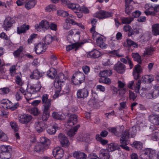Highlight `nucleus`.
I'll return each instance as SVG.
<instances>
[{
    "label": "nucleus",
    "mask_w": 159,
    "mask_h": 159,
    "mask_svg": "<svg viewBox=\"0 0 159 159\" xmlns=\"http://www.w3.org/2000/svg\"><path fill=\"white\" fill-rule=\"evenodd\" d=\"M84 43V42H82L80 43H75L71 45H69L66 47V50L67 51H69L74 48L75 49L76 51L78 48L82 45Z\"/></svg>",
    "instance_id": "obj_29"
},
{
    "label": "nucleus",
    "mask_w": 159,
    "mask_h": 159,
    "mask_svg": "<svg viewBox=\"0 0 159 159\" xmlns=\"http://www.w3.org/2000/svg\"><path fill=\"white\" fill-rule=\"evenodd\" d=\"M80 125H77L73 128L69 130L67 133V134L70 137L73 136L77 132L78 129L79 128Z\"/></svg>",
    "instance_id": "obj_33"
},
{
    "label": "nucleus",
    "mask_w": 159,
    "mask_h": 159,
    "mask_svg": "<svg viewBox=\"0 0 159 159\" xmlns=\"http://www.w3.org/2000/svg\"><path fill=\"white\" fill-rule=\"evenodd\" d=\"M132 56L134 61H137L139 64L141 63L142 60L141 57L139 53H132Z\"/></svg>",
    "instance_id": "obj_43"
},
{
    "label": "nucleus",
    "mask_w": 159,
    "mask_h": 159,
    "mask_svg": "<svg viewBox=\"0 0 159 159\" xmlns=\"http://www.w3.org/2000/svg\"><path fill=\"white\" fill-rule=\"evenodd\" d=\"M24 50V48L22 46H20L18 48L13 52V55L15 58H22L24 56L23 52Z\"/></svg>",
    "instance_id": "obj_20"
},
{
    "label": "nucleus",
    "mask_w": 159,
    "mask_h": 159,
    "mask_svg": "<svg viewBox=\"0 0 159 159\" xmlns=\"http://www.w3.org/2000/svg\"><path fill=\"white\" fill-rule=\"evenodd\" d=\"M33 118L30 115L25 114L21 115L19 117V122L22 124H26L30 122Z\"/></svg>",
    "instance_id": "obj_10"
},
{
    "label": "nucleus",
    "mask_w": 159,
    "mask_h": 159,
    "mask_svg": "<svg viewBox=\"0 0 159 159\" xmlns=\"http://www.w3.org/2000/svg\"><path fill=\"white\" fill-rule=\"evenodd\" d=\"M57 14L58 16H62L63 17H66L69 15V14L67 11L60 10L57 11Z\"/></svg>",
    "instance_id": "obj_54"
},
{
    "label": "nucleus",
    "mask_w": 159,
    "mask_h": 159,
    "mask_svg": "<svg viewBox=\"0 0 159 159\" xmlns=\"http://www.w3.org/2000/svg\"><path fill=\"white\" fill-rule=\"evenodd\" d=\"M58 129L57 125L56 124L52 126L49 127L47 129V132L48 134L52 135L54 134L57 129Z\"/></svg>",
    "instance_id": "obj_35"
},
{
    "label": "nucleus",
    "mask_w": 159,
    "mask_h": 159,
    "mask_svg": "<svg viewBox=\"0 0 159 159\" xmlns=\"http://www.w3.org/2000/svg\"><path fill=\"white\" fill-rule=\"evenodd\" d=\"M10 124L11 128L14 129L15 132H16L18 130V128L15 122H11Z\"/></svg>",
    "instance_id": "obj_62"
},
{
    "label": "nucleus",
    "mask_w": 159,
    "mask_h": 159,
    "mask_svg": "<svg viewBox=\"0 0 159 159\" xmlns=\"http://www.w3.org/2000/svg\"><path fill=\"white\" fill-rule=\"evenodd\" d=\"M96 41L98 45L102 49L106 48L107 46V45L104 43L103 38L101 36L98 37L96 39Z\"/></svg>",
    "instance_id": "obj_25"
},
{
    "label": "nucleus",
    "mask_w": 159,
    "mask_h": 159,
    "mask_svg": "<svg viewBox=\"0 0 159 159\" xmlns=\"http://www.w3.org/2000/svg\"><path fill=\"white\" fill-rule=\"evenodd\" d=\"M52 116L54 118L57 120H61L62 116L58 114L57 112H54L52 114Z\"/></svg>",
    "instance_id": "obj_61"
},
{
    "label": "nucleus",
    "mask_w": 159,
    "mask_h": 159,
    "mask_svg": "<svg viewBox=\"0 0 159 159\" xmlns=\"http://www.w3.org/2000/svg\"><path fill=\"white\" fill-rule=\"evenodd\" d=\"M10 91V89L7 87H4L0 89V94L5 95L8 93Z\"/></svg>",
    "instance_id": "obj_55"
},
{
    "label": "nucleus",
    "mask_w": 159,
    "mask_h": 159,
    "mask_svg": "<svg viewBox=\"0 0 159 159\" xmlns=\"http://www.w3.org/2000/svg\"><path fill=\"white\" fill-rule=\"evenodd\" d=\"M120 148V146L116 143H111L107 145V149L108 151L112 152Z\"/></svg>",
    "instance_id": "obj_32"
},
{
    "label": "nucleus",
    "mask_w": 159,
    "mask_h": 159,
    "mask_svg": "<svg viewBox=\"0 0 159 159\" xmlns=\"http://www.w3.org/2000/svg\"><path fill=\"white\" fill-rule=\"evenodd\" d=\"M47 127V125L43 121H38L34 124V127L38 133L42 132Z\"/></svg>",
    "instance_id": "obj_11"
},
{
    "label": "nucleus",
    "mask_w": 159,
    "mask_h": 159,
    "mask_svg": "<svg viewBox=\"0 0 159 159\" xmlns=\"http://www.w3.org/2000/svg\"><path fill=\"white\" fill-rule=\"evenodd\" d=\"M36 3V2L35 0H30L25 4V7L29 10L34 7Z\"/></svg>",
    "instance_id": "obj_41"
},
{
    "label": "nucleus",
    "mask_w": 159,
    "mask_h": 159,
    "mask_svg": "<svg viewBox=\"0 0 159 159\" xmlns=\"http://www.w3.org/2000/svg\"><path fill=\"white\" fill-rule=\"evenodd\" d=\"M112 74V72L111 70H107L101 71L99 74V75L101 78H103L110 76Z\"/></svg>",
    "instance_id": "obj_42"
},
{
    "label": "nucleus",
    "mask_w": 159,
    "mask_h": 159,
    "mask_svg": "<svg viewBox=\"0 0 159 159\" xmlns=\"http://www.w3.org/2000/svg\"><path fill=\"white\" fill-rule=\"evenodd\" d=\"M11 151L9 146L2 145L0 147V157L2 159H9L11 157Z\"/></svg>",
    "instance_id": "obj_4"
},
{
    "label": "nucleus",
    "mask_w": 159,
    "mask_h": 159,
    "mask_svg": "<svg viewBox=\"0 0 159 159\" xmlns=\"http://www.w3.org/2000/svg\"><path fill=\"white\" fill-rule=\"evenodd\" d=\"M46 148V146H44V145L39 143L35 146L34 150L37 152H42L48 148Z\"/></svg>",
    "instance_id": "obj_34"
},
{
    "label": "nucleus",
    "mask_w": 159,
    "mask_h": 159,
    "mask_svg": "<svg viewBox=\"0 0 159 159\" xmlns=\"http://www.w3.org/2000/svg\"><path fill=\"white\" fill-rule=\"evenodd\" d=\"M118 87L120 88V89L119 90V94H123L125 93V89L124 88L125 86V84L123 82L121 81H119L118 82Z\"/></svg>",
    "instance_id": "obj_40"
},
{
    "label": "nucleus",
    "mask_w": 159,
    "mask_h": 159,
    "mask_svg": "<svg viewBox=\"0 0 159 159\" xmlns=\"http://www.w3.org/2000/svg\"><path fill=\"white\" fill-rule=\"evenodd\" d=\"M43 114L42 116V121H46L49 116V108H42Z\"/></svg>",
    "instance_id": "obj_27"
},
{
    "label": "nucleus",
    "mask_w": 159,
    "mask_h": 159,
    "mask_svg": "<svg viewBox=\"0 0 159 159\" xmlns=\"http://www.w3.org/2000/svg\"><path fill=\"white\" fill-rule=\"evenodd\" d=\"M47 49L46 45L43 43H39L35 46V51L37 54L43 53L46 51Z\"/></svg>",
    "instance_id": "obj_15"
},
{
    "label": "nucleus",
    "mask_w": 159,
    "mask_h": 159,
    "mask_svg": "<svg viewBox=\"0 0 159 159\" xmlns=\"http://www.w3.org/2000/svg\"><path fill=\"white\" fill-rule=\"evenodd\" d=\"M89 95V91L85 88L80 89L77 90V96L78 98H85Z\"/></svg>",
    "instance_id": "obj_13"
},
{
    "label": "nucleus",
    "mask_w": 159,
    "mask_h": 159,
    "mask_svg": "<svg viewBox=\"0 0 159 159\" xmlns=\"http://www.w3.org/2000/svg\"><path fill=\"white\" fill-rule=\"evenodd\" d=\"M133 19L132 17H123L121 19V22L124 24H129Z\"/></svg>",
    "instance_id": "obj_50"
},
{
    "label": "nucleus",
    "mask_w": 159,
    "mask_h": 159,
    "mask_svg": "<svg viewBox=\"0 0 159 159\" xmlns=\"http://www.w3.org/2000/svg\"><path fill=\"white\" fill-rule=\"evenodd\" d=\"M80 32L79 31H75V34L73 36L72 38L74 42H77L80 39Z\"/></svg>",
    "instance_id": "obj_52"
},
{
    "label": "nucleus",
    "mask_w": 159,
    "mask_h": 159,
    "mask_svg": "<svg viewBox=\"0 0 159 159\" xmlns=\"http://www.w3.org/2000/svg\"><path fill=\"white\" fill-rule=\"evenodd\" d=\"M56 10V8L54 5L52 4H50L46 8V10L47 11L50 12L51 11H55Z\"/></svg>",
    "instance_id": "obj_59"
},
{
    "label": "nucleus",
    "mask_w": 159,
    "mask_h": 159,
    "mask_svg": "<svg viewBox=\"0 0 159 159\" xmlns=\"http://www.w3.org/2000/svg\"><path fill=\"white\" fill-rule=\"evenodd\" d=\"M129 97L130 100L134 101L137 97V95L131 91H129Z\"/></svg>",
    "instance_id": "obj_58"
},
{
    "label": "nucleus",
    "mask_w": 159,
    "mask_h": 159,
    "mask_svg": "<svg viewBox=\"0 0 159 159\" xmlns=\"http://www.w3.org/2000/svg\"><path fill=\"white\" fill-rule=\"evenodd\" d=\"M14 23L15 21L13 18L8 17L4 20L2 27L6 31L8 30L9 28L11 27Z\"/></svg>",
    "instance_id": "obj_9"
},
{
    "label": "nucleus",
    "mask_w": 159,
    "mask_h": 159,
    "mask_svg": "<svg viewBox=\"0 0 159 159\" xmlns=\"http://www.w3.org/2000/svg\"><path fill=\"white\" fill-rule=\"evenodd\" d=\"M53 39V38L51 35L48 34L45 37L44 42L46 44H49Z\"/></svg>",
    "instance_id": "obj_49"
},
{
    "label": "nucleus",
    "mask_w": 159,
    "mask_h": 159,
    "mask_svg": "<svg viewBox=\"0 0 159 159\" xmlns=\"http://www.w3.org/2000/svg\"><path fill=\"white\" fill-rule=\"evenodd\" d=\"M110 131L113 133L115 135L118 137L120 136L121 134V131H118L116 128L112 127L110 129Z\"/></svg>",
    "instance_id": "obj_57"
},
{
    "label": "nucleus",
    "mask_w": 159,
    "mask_h": 159,
    "mask_svg": "<svg viewBox=\"0 0 159 159\" xmlns=\"http://www.w3.org/2000/svg\"><path fill=\"white\" fill-rule=\"evenodd\" d=\"M73 157L77 159H86V155L83 152L80 151H75L73 153Z\"/></svg>",
    "instance_id": "obj_26"
},
{
    "label": "nucleus",
    "mask_w": 159,
    "mask_h": 159,
    "mask_svg": "<svg viewBox=\"0 0 159 159\" xmlns=\"http://www.w3.org/2000/svg\"><path fill=\"white\" fill-rule=\"evenodd\" d=\"M125 12L127 14L129 15L130 13L132 11V9L130 8V6L129 4H125Z\"/></svg>",
    "instance_id": "obj_63"
},
{
    "label": "nucleus",
    "mask_w": 159,
    "mask_h": 159,
    "mask_svg": "<svg viewBox=\"0 0 159 159\" xmlns=\"http://www.w3.org/2000/svg\"><path fill=\"white\" fill-rule=\"evenodd\" d=\"M149 120L154 125H159V116L157 115H151L149 117Z\"/></svg>",
    "instance_id": "obj_23"
},
{
    "label": "nucleus",
    "mask_w": 159,
    "mask_h": 159,
    "mask_svg": "<svg viewBox=\"0 0 159 159\" xmlns=\"http://www.w3.org/2000/svg\"><path fill=\"white\" fill-rule=\"evenodd\" d=\"M39 141L40 144L44 145L46 146V148H48V146L50 143V140L45 137H42L40 138Z\"/></svg>",
    "instance_id": "obj_36"
},
{
    "label": "nucleus",
    "mask_w": 159,
    "mask_h": 159,
    "mask_svg": "<svg viewBox=\"0 0 159 159\" xmlns=\"http://www.w3.org/2000/svg\"><path fill=\"white\" fill-rule=\"evenodd\" d=\"M142 72V68L139 64L135 66L133 71V74L135 80L138 79L140 75V74Z\"/></svg>",
    "instance_id": "obj_14"
},
{
    "label": "nucleus",
    "mask_w": 159,
    "mask_h": 159,
    "mask_svg": "<svg viewBox=\"0 0 159 159\" xmlns=\"http://www.w3.org/2000/svg\"><path fill=\"white\" fill-rule=\"evenodd\" d=\"M16 82L17 84L20 86H22L24 84V82L22 81L21 78L19 76L16 77Z\"/></svg>",
    "instance_id": "obj_60"
},
{
    "label": "nucleus",
    "mask_w": 159,
    "mask_h": 159,
    "mask_svg": "<svg viewBox=\"0 0 159 159\" xmlns=\"http://www.w3.org/2000/svg\"><path fill=\"white\" fill-rule=\"evenodd\" d=\"M123 46L127 48L134 47L137 48L138 47L137 43H136L130 39H127L126 42L123 44Z\"/></svg>",
    "instance_id": "obj_18"
},
{
    "label": "nucleus",
    "mask_w": 159,
    "mask_h": 159,
    "mask_svg": "<svg viewBox=\"0 0 159 159\" xmlns=\"http://www.w3.org/2000/svg\"><path fill=\"white\" fill-rule=\"evenodd\" d=\"M99 81L100 83H103L107 85L110 84L111 83V80L107 77L101 78L100 79Z\"/></svg>",
    "instance_id": "obj_48"
},
{
    "label": "nucleus",
    "mask_w": 159,
    "mask_h": 159,
    "mask_svg": "<svg viewBox=\"0 0 159 159\" xmlns=\"http://www.w3.org/2000/svg\"><path fill=\"white\" fill-rule=\"evenodd\" d=\"M49 95L47 94H43L41 97L42 102L43 105L42 108H50L51 106L52 100L48 99Z\"/></svg>",
    "instance_id": "obj_7"
},
{
    "label": "nucleus",
    "mask_w": 159,
    "mask_h": 159,
    "mask_svg": "<svg viewBox=\"0 0 159 159\" xmlns=\"http://www.w3.org/2000/svg\"><path fill=\"white\" fill-rule=\"evenodd\" d=\"M52 153L56 159H61L63 156L64 151L60 148H56L53 149Z\"/></svg>",
    "instance_id": "obj_12"
},
{
    "label": "nucleus",
    "mask_w": 159,
    "mask_h": 159,
    "mask_svg": "<svg viewBox=\"0 0 159 159\" xmlns=\"http://www.w3.org/2000/svg\"><path fill=\"white\" fill-rule=\"evenodd\" d=\"M156 154L155 150L150 148H146L143 151L140 157L142 159H153L156 157Z\"/></svg>",
    "instance_id": "obj_3"
},
{
    "label": "nucleus",
    "mask_w": 159,
    "mask_h": 159,
    "mask_svg": "<svg viewBox=\"0 0 159 159\" xmlns=\"http://www.w3.org/2000/svg\"><path fill=\"white\" fill-rule=\"evenodd\" d=\"M43 75V73L40 72L38 69L34 70L30 75V78L31 79L38 80L42 77Z\"/></svg>",
    "instance_id": "obj_19"
},
{
    "label": "nucleus",
    "mask_w": 159,
    "mask_h": 159,
    "mask_svg": "<svg viewBox=\"0 0 159 159\" xmlns=\"http://www.w3.org/2000/svg\"><path fill=\"white\" fill-rule=\"evenodd\" d=\"M96 139L97 141H100L101 143L103 145H106L108 143L107 140L102 139L98 134L96 135Z\"/></svg>",
    "instance_id": "obj_44"
},
{
    "label": "nucleus",
    "mask_w": 159,
    "mask_h": 159,
    "mask_svg": "<svg viewBox=\"0 0 159 159\" xmlns=\"http://www.w3.org/2000/svg\"><path fill=\"white\" fill-rule=\"evenodd\" d=\"M2 106L4 109H11V102L7 99L2 100L1 101Z\"/></svg>",
    "instance_id": "obj_28"
},
{
    "label": "nucleus",
    "mask_w": 159,
    "mask_h": 159,
    "mask_svg": "<svg viewBox=\"0 0 159 159\" xmlns=\"http://www.w3.org/2000/svg\"><path fill=\"white\" fill-rule=\"evenodd\" d=\"M100 159H109L110 158L109 152L107 150H102L100 152Z\"/></svg>",
    "instance_id": "obj_24"
},
{
    "label": "nucleus",
    "mask_w": 159,
    "mask_h": 159,
    "mask_svg": "<svg viewBox=\"0 0 159 159\" xmlns=\"http://www.w3.org/2000/svg\"><path fill=\"white\" fill-rule=\"evenodd\" d=\"M67 7L72 10L74 12L76 11H80L81 10V7L79 4H76L70 2L69 4H68Z\"/></svg>",
    "instance_id": "obj_31"
},
{
    "label": "nucleus",
    "mask_w": 159,
    "mask_h": 159,
    "mask_svg": "<svg viewBox=\"0 0 159 159\" xmlns=\"http://www.w3.org/2000/svg\"><path fill=\"white\" fill-rule=\"evenodd\" d=\"M152 32L155 35H159V24H156L152 25Z\"/></svg>",
    "instance_id": "obj_39"
},
{
    "label": "nucleus",
    "mask_w": 159,
    "mask_h": 159,
    "mask_svg": "<svg viewBox=\"0 0 159 159\" xmlns=\"http://www.w3.org/2000/svg\"><path fill=\"white\" fill-rule=\"evenodd\" d=\"M151 138L153 141H158L159 139V131H157L153 133L151 135Z\"/></svg>",
    "instance_id": "obj_51"
},
{
    "label": "nucleus",
    "mask_w": 159,
    "mask_h": 159,
    "mask_svg": "<svg viewBox=\"0 0 159 159\" xmlns=\"http://www.w3.org/2000/svg\"><path fill=\"white\" fill-rule=\"evenodd\" d=\"M152 95L154 97V98H156L159 96V90L157 89H155L152 92Z\"/></svg>",
    "instance_id": "obj_64"
},
{
    "label": "nucleus",
    "mask_w": 159,
    "mask_h": 159,
    "mask_svg": "<svg viewBox=\"0 0 159 159\" xmlns=\"http://www.w3.org/2000/svg\"><path fill=\"white\" fill-rule=\"evenodd\" d=\"M32 91H30L29 90H27V92L26 93V94L25 95V97L27 100L28 101L31 99L33 98V97H32V94H34V93H33L32 92Z\"/></svg>",
    "instance_id": "obj_53"
},
{
    "label": "nucleus",
    "mask_w": 159,
    "mask_h": 159,
    "mask_svg": "<svg viewBox=\"0 0 159 159\" xmlns=\"http://www.w3.org/2000/svg\"><path fill=\"white\" fill-rule=\"evenodd\" d=\"M143 80L145 83H150L154 80V78L152 76L146 75L143 77Z\"/></svg>",
    "instance_id": "obj_46"
},
{
    "label": "nucleus",
    "mask_w": 159,
    "mask_h": 159,
    "mask_svg": "<svg viewBox=\"0 0 159 159\" xmlns=\"http://www.w3.org/2000/svg\"><path fill=\"white\" fill-rule=\"evenodd\" d=\"M114 67V69L120 74L124 73L125 70V66L119 61L115 64Z\"/></svg>",
    "instance_id": "obj_16"
},
{
    "label": "nucleus",
    "mask_w": 159,
    "mask_h": 159,
    "mask_svg": "<svg viewBox=\"0 0 159 159\" xmlns=\"http://www.w3.org/2000/svg\"><path fill=\"white\" fill-rule=\"evenodd\" d=\"M97 20L96 19H93L91 21V23L92 24V27L90 29V31L91 33L96 32L95 27Z\"/></svg>",
    "instance_id": "obj_47"
},
{
    "label": "nucleus",
    "mask_w": 159,
    "mask_h": 159,
    "mask_svg": "<svg viewBox=\"0 0 159 159\" xmlns=\"http://www.w3.org/2000/svg\"><path fill=\"white\" fill-rule=\"evenodd\" d=\"M134 147L138 149H141L143 148V144L139 141H135L133 142Z\"/></svg>",
    "instance_id": "obj_56"
},
{
    "label": "nucleus",
    "mask_w": 159,
    "mask_h": 159,
    "mask_svg": "<svg viewBox=\"0 0 159 159\" xmlns=\"http://www.w3.org/2000/svg\"><path fill=\"white\" fill-rule=\"evenodd\" d=\"M40 24L42 25V27L43 30H47L49 28V22L46 20H43L40 22Z\"/></svg>",
    "instance_id": "obj_45"
},
{
    "label": "nucleus",
    "mask_w": 159,
    "mask_h": 159,
    "mask_svg": "<svg viewBox=\"0 0 159 159\" xmlns=\"http://www.w3.org/2000/svg\"><path fill=\"white\" fill-rule=\"evenodd\" d=\"M77 117L75 115H71L70 116L66 125L72 126L76 124L77 120Z\"/></svg>",
    "instance_id": "obj_21"
},
{
    "label": "nucleus",
    "mask_w": 159,
    "mask_h": 159,
    "mask_svg": "<svg viewBox=\"0 0 159 159\" xmlns=\"http://www.w3.org/2000/svg\"><path fill=\"white\" fill-rule=\"evenodd\" d=\"M137 127L133 126L129 130L126 129L123 133L120 139V146L123 149L127 151H129V148L126 145L128 142V139L129 138V135H130L132 137H134L136 134Z\"/></svg>",
    "instance_id": "obj_1"
},
{
    "label": "nucleus",
    "mask_w": 159,
    "mask_h": 159,
    "mask_svg": "<svg viewBox=\"0 0 159 159\" xmlns=\"http://www.w3.org/2000/svg\"><path fill=\"white\" fill-rule=\"evenodd\" d=\"M155 48L152 46H148L145 48L144 52L143 55H151L153 53V52L155 51Z\"/></svg>",
    "instance_id": "obj_38"
},
{
    "label": "nucleus",
    "mask_w": 159,
    "mask_h": 159,
    "mask_svg": "<svg viewBox=\"0 0 159 159\" xmlns=\"http://www.w3.org/2000/svg\"><path fill=\"white\" fill-rule=\"evenodd\" d=\"M113 16V13L103 10H101L97 12L94 14L95 17L100 19H103L109 18Z\"/></svg>",
    "instance_id": "obj_6"
},
{
    "label": "nucleus",
    "mask_w": 159,
    "mask_h": 159,
    "mask_svg": "<svg viewBox=\"0 0 159 159\" xmlns=\"http://www.w3.org/2000/svg\"><path fill=\"white\" fill-rule=\"evenodd\" d=\"M41 87L42 86L40 82L38 81L37 84L31 85L28 89L30 91H32V92L35 94L40 91Z\"/></svg>",
    "instance_id": "obj_17"
},
{
    "label": "nucleus",
    "mask_w": 159,
    "mask_h": 159,
    "mask_svg": "<svg viewBox=\"0 0 159 159\" xmlns=\"http://www.w3.org/2000/svg\"><path fill=\"white\" fill-rule=\"evenodd\" d=\"M29 26L28 25H26L25 24H24L17 28V33L19 34L24 33L26 30H29Z\"/></svg>",
    "instance_id": "obj_37"
},
{
    "label": "nucleus",
    "mask_w": 159,
    "mask_h": 159,
    "mask_svg": "<svg viewBox=\"0 0 159 159\" xmlns=\"http://www.w3.org/2000/svg\"><path fill=\"white\" fill-rule=\"evenodd\" d=\"M65 80V75L62 73H60L56 78L55 80L57 82L54 84V86L56 89L55 91L54 95L53 96V98L55 99L57 98L61 89V83H63Z\"/></svg>",
    "instance_id": "obj_2"
},
{
    "label": "nucleus",
    "mask_w": 159,
    "mask_h": 159,
    "mask_svg": "<svg viewBox=\"0 0 159 159\" xmlns=\"http://www.w3.org/2000/svg\"><path fill=\"white\" fill-rule=\"evenodd\" d=\"M101 56L100 52L96 50H94L89 52L87 55L88 58H96L99 57Z\"/></svg>",
    "instance_id": "obj_22"
},
{
    "label": "nucleus",
    "mask_w": 159,
    "mask_h": 159,
    "mask_svg": "<svg viewBox=\"0 0 159 159\" xmlns=\"http://www.w3.org/2000/svg\"><path fill=\"white\" fill-rule=\"evenodd\" d=\"M57 75L56 70L53 68H51L47 72L48 76L51 79H53Z\"/></svg>",
    "instance_id": "obj_30"
},
{
    "label": "nucleus",
    "mask_w": 159,
    "mask_h": 159,
    "mask_svg": "<svg viewBox=\"0 0 159 159\" xmlns=\"http://www.w3.org/2000/svg\"><path fill=\"white\" fill-rule=\"evenodd\" d=\"M85 76L81 72H78L74 74L73 76L72 81L75 85H80L85 80Z\"/></svg>",
    "instance_id": "obj_5"
},
{
    "label": "nucleus",
    "mask_w": 159,
    "mask_h": 159,
    "mask_svg": "<svg viewBox=\"0 0 159 159\" xmlns=\"http://www.w3.org/2000/svg\"><path fill=\"white\" fill-rule=\"evenodd\" d=\"M58 139L61 146L64 147H68L70 145V143L68 138L62 133L58 135Z\"/></svg>",
    "instance_id": "obj_8"
}]
</instances>
